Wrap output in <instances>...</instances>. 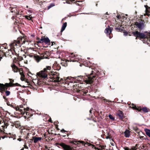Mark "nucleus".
Segmentation results:
<instances>
[{"instance_id": "39448f33", "label": "nucleus", "mask_w": 150, "mask_h": 150, "mask_svg": "<svg viewBox=\"0 0 150 150\" xmlns=\"http://www.w3.org/2000/svg\"><path fill=\"white\" fill-rule=\"evenodd\" d=\"M49 75L50 76V78L52 79V81L54 82H58L60 81V80H59V73L56 72H51L49 73Z\"/></svg>"}, {"instance_id": "f8f14e48", "label": "nucleus", "mask_w": 150, "mask_h": 150, "mask_svg": "<svg viewBox=\"0 0 150 150\" xmlns=\"http://www.w3.org/2000/svg\"><path fill=\"white\" fill-rule=\"evenodd\" d=\"M11 67L14 72H18V69L15 65L13 64L11 65Z\"/></svg>"}, {"instance_id": "b1692460", "label": "nucleus", "mask_w": 150, "mask_h": 150, "mask_svg": "<svg viewBox=\"0 0 150 150\" xmlns=\"http://www.w3.org/2000/svg\"><path fill=\"white\" fill-rule=\"evenodd\" d=\"M55 6L54 3H51L50 5L48 6V8L50 9L52 7L54 6Z\"/></svg>"}, {"instance_id": "393cba45", "label": "nucleus", "mask_w": 150, "mask_h": 150, "mask_svg": "<svg viewBox=\"0 0 150 150\" xmlns=\"http://www.w3.org/2000/svg\"><path fill=\"white\" fill-rule=\"evenodd\" d=\"M43 38H42L39 41H38V43H43Z\"/></svg>"}, {"instance_id": "f257e3e1", "label": "nucleus", "mask_w": 150, "mask_h": 150, "mask_svg": "<svg viewBox=\"0 0 150 150\" xmlns=\"http://www.w3.org/2000/svg\"><path fill=\"white\" fill-rule=\"evenodd\" d=\"M95 77V76H93V77L91 76H79L76 77V79L80 81H82L86 82L87 84H90L92 83L94 80V78Z\"/></svg>"}, {"instance_id": "a211bd4d", "label": "nucleus", "mask_w": 150, "mask_h": 150, "mask_svg": "<svg viewBox=\"0 0 150 150\" xmlns=\"http://www.w3.org/2000/svg\"><path fill=\"white\" fill-rule=\"evenodd\" d=\"M5 89V86L3 84L0 83V90L3 91Z\"/></svg>"}, {"instance_id": "79ce46f5", "label": "nucleus", "mask_w": 150, "mask_h": 150, "mask_svg": "<svg viewBox=\"0 0 150 150\" xmlns=\"http://www.w3.org/2000/svg\"><path fill=\"white\" fill-rule=\"evenodd\" d=\"M7 104L8 105H10V104H9V103H7Z\"/></svg>"}, {"instance_id": "0eeeda50", "label": "nucleus", "mask_w": 150, "mask_h": 150, "mask_svg": "<svg viewBox=\"0 0 150 150\" xmlns=\"http://www.w3.org/2000/svg\"><path fill=\"white\" fill-rule=\"evenodd\" d=\"M28 108H24L23 109H21L20 108H18V110L20 111V113L24 115V116L26 117H29V113L27 111L29 110Z\"/></svg>"}, {"instance_id": "a878e982", "label": "nucleus", "mask_w": 150, "mask_h": 150, "mask_svg": "<svg viewBox=\"0 0 150 150\" xmlns=\"http://www.w3.org/2000/svg\"><path fill=\"white\" fill-rule=\"evenodd\" d=\"M136 148L135 147L132 148V149H129L127 147H126L125 148V150H135Z\"/></svg>"}, {"instance_id": "f704fd0d", "label": "nucleus", "mask_w": 150, "mask_h": 150, "mask_svg": "<svg viewBox=\"0 0 150 150\" xmlns=\"http://www.w3.org/2000/svg\"><path fill=\"white\" fill-rule=\"evenodd\" d=\"M24 148H25V149H28V147L25 144H24Z\"/></svg>"}, {"instance_id": "8fccbe9b", "label": "nucleus", "mask_w": 150, "mask_h": 150, "mask_svg": "<svg viewBox=\"0 0 150 150\" xmlns=\"http://www.w3.org/2000/svg\"><path fill=\"white\" fill-rule=\"evenodd\" d=\"M49 121L50 122H51V119Z\"/></svg>"}, {"instance_id": "ea45409f", "label": "nucleus", "mask_w": 150, "mask_h": 150, "mask_svg": "<svg viewBox=\"0 0 150 150\" xmlns=\"http://www.w3.org/2000/svg\"><path fill=\"white\" fill-rule=\"evenodd\" d=\"M73 54H71V55L70 56V57H73Z\"/></svg>"}, {"instance_id": "4468645a", "label": "nucleus", "mask_w": 150, "mask_h": 150, "mask_svg": "<svg viewBox=\"0 0 150 150\" xmlns=\"http://www.w3.org/2000/svg\"><path fill=\"white\" fill-rule=\"evenodd\" d=\"M117 115L121 119H122L124 116V114L123 112L121 111H119Z\"/></svg>"}, {"instance_id": "dca6fc26", "label": "nucleus", "mask_w": 150, "mask_h": 150, "mask_svg": "<svg viewBox=\"0 0 150 150\" xmlns=\"http://www.w3.org/2000/svg\"><path fill=\"white\" fill-rule=\"evenodd\" d=\"M50 42V40L48 38H43V43L44 42L46 44H47Z\"/></svg>"}, {"instance_id": "f3484780", "label": "nucleus", "mask_w": 150, "mask_h": 150, "mask_svg": "<svg viewBox=\"0 0 150 150\" xmlns=\"http://www.w3.org/2000/svg\"><path fill=\"white\" fill-rule=\"evenodd\" d=\"M6 58V56H5V54L2 52L0 53V61L1 60V59L3 58L4 59Z\"/></svg>"}, {"instance_id": "58836bf2", "label": "nucleus", "mask_w": 150, "mask_h": 150, "mask_svg": "<svg viewBox=\"0 0 150 150\" xmlns=\"http://www.w3.org/2000/svg\"><path fill=\"white\" fill-rule=\"evenodd\" d=\"M18 140L19 141H21L22 140V139L20 138H18Z\"/></svg>"}, {"instance_id": "1a4fd4ad", "label": "nucleus", "mask_w": 150, "mask_h": 150, "mask_svg": "<svg viewBox=\"0 0 150 150\" xmlns=\"http://www.w3.org/2000/svg\"><path fill=\"white\" fill-rule=\"evenodd\" d=\"M130 107L133 109H135L139 111H141V110H142L144 112H148V110L146 107L143 108L142 109H141V108L139 107L137 108L136 106L134 105L133 104H132L131 105H130Z\"/></svg>"}, {"instance_id": "5fc2aeb1", "label": "nucleus", "mask_w": 150, "mask_h": 150, "mask_svg": "<svg viewBox=\"0 0 150 150\" xmlns=\"http://www.w3.org/2000/svg\"><path fill=\"white\" fill-rule=\"evenodd\" d=\"M65 3H66V2H64V4H65Z\"/></svg>"}, {"instance_id": "9d476101", "label": "nucleus", "mask_w": 150, "mask_h": 150, "mask_svg": "<svg viewBox=\"0 0 150 150\" xmlns=\"http://www.w3.org/2000/svg\"><path fill=\"white\" fill-rule=\"evenodd\" d=\"M124 134L125 137L128 138L130 135V132L129 130L127 129L124 132Z\"/></svg>"}, {"instance_id": "49530a36", "label": "nucleus", "mask_w": 150, "mask_h": 150, "mask_svg": "<svg viewBox=\"0 0 150 150\" xmlns=\"http://www.w3.org/2000/svg\"><path fill=\"white\" fill-rule=\"evenodd\" d=\"M18 108H16V110H18Z\"/></svg>"}, {"instance_id": "864d4df0", "label": "nucleus", "mask_w": 150, "mask_h": 150, "mask_svg": "<svg viewBox=\"0 0 150 150\" xmlns=\"http://www.w3.org/2000/svg\"><path fill=\"white\" fill-rule=\"evenodd\" d=\"M11 12H13V11H12Z\"/></svg>"}, {"instance_id": "bb28decb", "label": "nucleus", "mask_w": 150, "mask_h": 150, "mask_svg": "<svg viewBox=\"0 0 150 150\" xmlns=\"http://www.w3.org/2000/svg\"><path fill=\"white\" fill-rule=\"evenodd\" d=\"M108 117L110 119L112 120H115L114 118L111 115H109L108 116Z\"/></svg>"}, {"instance_id": "423d86ee", "label": "nucleus", "mask_w": 150, "mask_h": 150, "mask_svg": "<svg viewBox=\"0 0 150 150\" xmlns=\"http://www.w3.org/2000/svg\"><path fill=\"white\" fill-rule=\"evenodd\" d=\"M56 144L60 146L64 150H72V149L70 146L63 142L59 143H57Z\"/></svg>"}, {"instance_id": "aec40b11", "label": "nucleus", "mask_w": 150, "mask_h": 150, "mask_svg": "<svg viewBox=\"0 0 150 150\" xmlns=\"http://www.w3.org/2000/svg\"><path fill=\"white\" fill-rule=\"evenodd\" d=\"M144 6L146 8V13L145 14H144V16L147 15L148 16H149V15H150V14H149L148 13H147L148 11V10L147 9V8L148 6L147 5H145Z\"/></svg>"}, {"instance_id": "2eb2a0df", "label": "nucleus", "mask_w": 150, "mask_h": 150, "mask_svg": "<svg viewBox=\"0 0 150 150\" xmlns=\"http://www.w3.org/2000/svg\"><path fill=\"white\" fill-rule=\"evenodd\" d=\"M67 25V23L66 22L64 23L62 25L61 29V32H62L65 29Z\"/></svg>"}, {"instance_id": "37998d69", "label": "nucleus", "mask_w": 150, "mask_h": 150, "mask_svg": "<svg viewBox=\"0 0 150 150\" xmlns=\"http://www.w3.org/2000/svg\"><path fill=\"white\" fill-rule=\"evenodd\" d=\"M21 79L22 81L23 80V77H21Z\"/></svg>"}, {"instance_id": "c85d7f7f", "label": "nucleus", "mask_w": 150, "mask_h": 150, "mask_svg": "<svg viewBox=\"0 0 150 150\" xmlns=\"http://www.w3.org/2000/svg\"><path fill=\"white\" fill-rule=\"evenodd\" d=\"M14 81L12 79H10V83L12 85V86H13L14 85V84H13L12 83Z\"/></svg>"}, {"instance_id": "6e6552de", "label": "nucleus", "mask_w": 150, "mask_h": 150, "mask_svg": "<svg viewBox=\"0 0 150 150\" xmlns=\"http://www.w3.org/2000/svg\"><path fill=\"white\" fill-rule=\"evenodd\" d=\"M135 24L138 28L140 30L142 29L144 27V22L142 21L136 22Z\"/></svg>"}, {"instance_id": "2f4dec72", "label": "nucleus", "mask_w": 150, "mask_h": 150, "mask_svg": "<svg viewBox=\"0 0 150 150\" xmlns=\"http://www.w3.org/2000/svg\"><path fill=\"white\" fill-rule=\"evenodd\" d=\"M78 143H80L82 144H83L85 145V143L84 142L82 141H78Z\"/></svg>"}, {"instance_id": "e433bc0d", "label": "nucleus", "mask_w": 150, "mask_h": 150, "mask_svg": "<svg viewBox=\"0 0 150 150\" xmlns=\"http://www.w3.org/2000/svg\"><path fill=\"white\" fill-rule=\"evenodd\" d=\"M61 132H66V131H65L64 130V129H62V130H61Z\"/></svg>"}, {"instance_id": "5701e85b", "label": "nucleus", "mask_w": 150, "mask_h": 150, "mask_svg": "<svg viewBox=\"0 0 150 150\" xmlns=\"http://www.w3.org/2000/svg\"><path fill=\"white\" fill-rule=\"evenodd\" d=\"M74 79V78L71 77H68L67 78V80H70V81H69V82H71V83H73L74 82L73 81H71V80H73Z\"/></svg>"}, {"instance_id": "7c9ffc66", "label": "nucleus", "mask_w": 150, "mask_h": 150, "mask_svg": "<svg viewBox=\"0 0 150 150\" xmlns=\"http://www.w3.org/2000/svg\"><path fill=\"white\" fill-rule=\"evenodd\" d=\"M40 0H36L34 1V2L35 4H38L39 2H41V1H40Z\"/></svg>"}, {"instance_id": "6ab92c4d", "label": "nucleus", "mask_w": 150, "mask_h": 150, "mask_svg": "<svg viewBox=\"0 0 150 150\" xmlns=\"http://www.w3.org/2000/svg\"><path fill=\"white\" fill-rule=\"evenodd\" d=\"M35 58L37 62H39L41 59V58L39 56H35Z\"/></svg>"}, {"instance_id": "09e8293b", "label": "nucleus", "mask_w": 150, "mask_h": 150, "mask_svg": "<svg viewBox=\"0 0 150 150\" xmlns=\"http://www.w3.org/2000/svg\"><path fill=\"white\" fill-rule=\"evenodd\" d=\"M24 148H22L21 150H24Z\"/></svg>"}, {"instance_id": "7ed1b4c3", "label": "nucleus", "mask_w": 150, "mask_h": 150, "mask_svg": "<svg viewBox=\"0 0 150 150\" xmlns=\"http://www.w3.org/2000/svg\"><path fill=\"white\" fill-rule=\"evenodd\" d=\"M51 69V67L50 66H47L44 68L43 70L37 73V75L42 78L45 79L47 77L48 74H49L48 71Z\"/></svg>"}, {"instance_id": "ddd939ff", "label": "nucleus", "mask_w": 150, "mask_h": 150, "mask_svg": "<svg viewBox=\"0 0 150 150\" xmlns=\"http://www.w3.org/2000/svg\"><path fill=\"white\" fill-rule=\"evenodd\" d=\"M112 32V30L110 28H106L105 31V32L108 35H110Z\"/></svg>"}, {"instance_id": "412c9836", "label": "nucleus", "mask_w": 150, "mask_h": 150, "mask_svg": "<svg viewBox=\"0 0 150 150\" xmlns=\"http://www.w3.org/2000/svg\"><path fill=\"white\" fill-rule=\"evenodd\" d=\"M145 132L147 135L150 137V131H149V129H146L145 130Z\"/></svg>"}, {"instance_id": "20e7f679", "label": "nucleus", "mask_w": 150, "mask_h": 150, "mask_svg": "<svg viewBox=\"0 0 150 150\" xmlns=\"http://www.w3.org/2000/svg\"><path fill=\"white\" fill-rule=\"evenodd\" d=\"M132 33L134 36L136 37V39H137V37L142 39L146 38L147 39H149L150 41V33H148L147 34V35H146L144 33L139 32L137 31L133 32Z\"/></svg>"}, {"instance_id": "6e6d98bb", "label": "nucleus", "mask_w": 150, "mask_h": 150, "mask_svg": "<svg viewBox=\"0 0 150 150\" xmlns=\"http://www.w3.org/2000/svg\"><path fill=\"white\" fill-rule=\"evenodd\" d=\"M141 137H142V136L141 137H140V138H141Z\"/></svg>"}, {"instance_id": "c9c22d12", "label": "nucleus", "mask_w": 150, "mask_h": 150, "mask_svg": "<svg viewBox=\"0 0 150 150\" xmlns=\"http://www.w3.org/2000/svg\"><path fill=\"white\" fill-rule=\"evenodd\" d=\"M35 81H37L38 82L37 83H36L37 84H38V85H40V82H38V80H35Z\"/></svg>"}, {"instance_id": "9b49d317", "label": "nucleus", "mask_w": 150, "mask_h": 150, "mask_svg": "<svg viewBox=\"0 0 150 150\" xmlns=\"http://www.w3.org/2000/svg\"><path fill=\"white\" fill-rule=\"evenodd\" d=\"M42 139V138L40 137H33V139L34 142L35 143H37L38 141H40Z\"/></svg>"}, {"instance_id": "c756f323", "label": "nucleus", "mask_w": 150, "mask_h": 150, "mask_svg": "<svg viewBox=\"0 0 150 150\" xmlns=\"http://www.w3.org/2000/svg\"><path fill=\"white\" fill-rule=\"evenodd\" d=\"M5 93L6 94V96H8L10 94V92L9 91H6L5 92Z\"/></svg>"}, {"instance_id": "cd10ccee", "label": "nucleus", "mask_w": 150, "mask_h": 150, "mask_svg": "<svg viewBox=\"0 0 150 150\" xmlns=\"http://www.w3.org/2000/svg\"><path fill=\"white\" fill-rule=\"evenodd\" d=\"M4 85H5V87L6 86V87H8L9 86H12V85H11V84L10 83H6Z\"/></svg>"}, {"instance_id": "a18cd8bd", "label": "nucleus", "mask_w": 150, "mask_h": 150, "mask_svg": "<svg viewBox=\"0 0 150 150\" xmlns=\"http://www.w3.org/2000/svg\"><path fill=\"white\" fill-rule=\"evenodd\" d=\"M87 93V92H85V93L84 92L83 93V94H86V93ZM83 95H84V94H83Z\"/></svg>"}, {"instance_id": "de8ad7c7", "label": "nucleus", "mask_w": 150, "mask_h": 150, "mask_svg": "<svg viewBox=\"0 0 150 150\" xmlns=\"http://www.w3.org/2000/svg\"><path fill=\"white\" fill-rule=\"evenodd\" d=\"M109 138V137H106V138L107 139H108Z\"/></svg>"}, {"instance_id": "4be33fe9", "label": "nucleus", "mask_w": 150, "mask_h": 150, "mask_svg": "<svg viewBox=\"0 0 150 150\" xmlns=\"http://www.w3.org/2000/svg\"><path fill=\"white\" fill-rule=\"evenodd\" d=\"M24 17L28 20H30L32 19V17L31 16V15L29 16H25Z\"/></svg>"}, {"instance_id": "c03bdc74", "label": "nucleus", "mask_w": 150, "mask_h": 150, "mask_svg": "<svg viewBox=\"0 0 150 150\" xmlns=\"http://www.w3.org/2000/svg\"><path fill=\"white\" fill-rule=\"evenodd\" d=\"M91 111H92V110H91H91H90V111H89V112H90V113H91Z\"/></svg>"}, {"instance_id": "f03ea898", "label": "nucleus", "mask_w": 150, "mask_h": 150, "mask_svg": "<svg viewBox=\"0 0 150 150\" xmlns=\"http://www.w3.org/2000/svg\"><path fill=\"white\" fill-rule=\"evenodd\" d=\"M25 42V40L24 37H19L18 38L17 40L15 41L13 43L11 44V47L14 48L15 50L16 48L20 47L21 45Z\"/></svg>"}, {"instance_id": "72a5a7b5", "label": "nucleus", "mask_w": 150, "mask_h": 150, "mask_svg": "<svg viewBox=\"0 0 150 150\" xmlns=\"http://www.w3.org/2000/svg\"><path fill=\"white\" fill-rule=\"evenodd\" d=\"M123 33H124V35H125V36L127 35L128 34L127 32H126V31H124Z\"/></svg>"}, {"instance_id": "3c124183", "label": "nucleus", "mask_w": 150, "mask_h": 150, "mask_svg": "<svg viewBox=\"0 0 150 150\" xmlns=\"http://www.w3.org/2000/svg\"><path fill=\"white\" fill-rule=\"evenodd\" d=\"M117 18H119V16H117Z\"/></svg>"}, {"instance_id": "a19ab883", "label": "nucleus", "mask_w": 150, "mask_h": 150, "mask_svg": "<svg viewBox=\"0 0 150 150\" xmlns=\"http://www.w3.org/2000/svg\"><path fill=\"white\" fill-rule=\"evenodd\" d=\"M101 148L102 149H104L105 148V147H104V146H101Z\"/></svg>"}, {"instance_id": "473e14b6", "label": "nucleus", "mask_w": 150, "mask_h": 150, "mask_svg": "<svg viewBox=\"0 0 150 150\" xmlns=\"http://www.w3.org/2000/svg\"><path fill=\"white\" fill-rule=\"evenodd\" d=\"M18 108H20L21 109H23V108H23V105H20L19 107L18 108ZM18 110L20 112V111L18 109Z\"/></svg>"}, {"instance_id": "603ef678", "label": "nucleus", "mask_w": 150, "mask_h": 150, "mask_svg": "<svg viewBox=\"0 0 150 150\" xmlns=\"http://www.w3.org/2000/svg\"><path fill=\"white\" fill-rule=\"evenodd\" d=\"M92 74V73H91L90 74V75H91Z\"/></svg>"}, {"instance_id": "4c0bfd02", "label": "nucleus", "mask_w": 150, "mask_h": 150, "mask_svg": "<svg viewBox=\"0 0 150 150\" xmlns=\"http://www.w3.org/2000/svg\"><path fill=\"white\" fill-rule=\"evenodd\" d=\"M66 3L67 4H70V2L69 1H68V0H67L66 1Z\"/></svg>"}]
</instances>
